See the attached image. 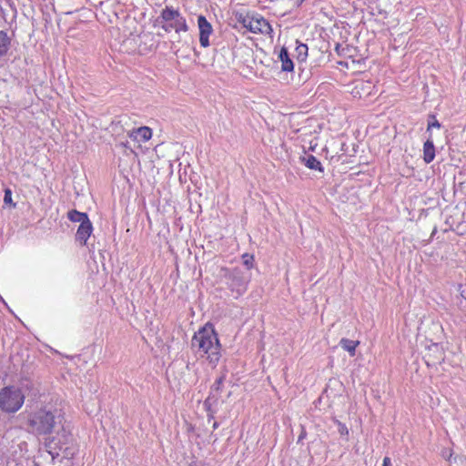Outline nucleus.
Returning <instances> with one entry per match:
<instances>
[{"label": "nucleus", "mask_w": 466, "mask_h": 466, "mask_svg": "<svg viewBox=\"0 0 466 466\" xmlns=\"http://www.w3.org/2000/svg\"><path fill=\"white\" fill-rule=\"evenodd\" d=\"M344 432L347 433L348 431H347L346 427L343 426L342 429L340 430V433L343 434Z\"/></svg>", "instance_id": "nucleus-28"}, {"label": "nucleus", "mask_w": 466, "mask_h": 466, "mask_svg": "<svg viewBox=\"0 0 466 466\" xmlns=\"http://www.w3.org/2000/svg\"><path fill=\"white\" fill-rule=\"evenodd\" d=\"M191 349L200 358L206 359L212 368H216L221 358V344L212 324L207 323L191 339Z\"/></svg>", "instance_id": "nucleus-1"}, {"label": "nucleus", "mask_w": 466, "mask_h": 466, "mask_svg": "<svg viewBox=\"0 0 466 466\" xmlns=\"http://www.w3.org/2000/svg\"><path fill=\"white\" fill-rule=\"evenodd\" d=\"M382 466H392L391 461L389 457H385L382 461Z\"/></svg>", "instance_id": "nucleus-24"}, {"label": "nucleus", "mask_w": 466, "mask_h": 466, "mask_svg": "<svg viewBox=\"0 0 466 466\" xmlns=\"http://www.w3.org/2000/svg\"><path fill=\"white\" fill-rule=\"evenodd\" d=\"M304 161H305V166L309 169H314V170H319V171L323 170L320 161L319 159H317V157H315L312 155H309L307 157H305Z\"/></svg>", "instance_id": "nucleus-18"}, {"label": "nucleus", "mask_w": 466, "mask_h": 466, "mask_svg": "<svg viewBox=\"0 0 466 466\" xmlns=\"http://www.w3.org/2000/svg\"><path fill=\"white\" fill-rule=\"evenodd\" d=\"M308 46L305 44H299L296 47L298 59L300 61H304L308 56Z\"/></svg>", "instance_id": "nucleus-19"}, {"label": "nucleus", "mask_w": 466, "mask_h": 466, "mask_svg": "<svg viewBox=\"0 0 466 466\" xmlns=\"http://www.w3.org/2000/svg\"><path fill=\"white\" fill-rule=\"evenodd\" d=\"M219 283L225 286L236 299L248 289L249 278L238 268H221L218 273Z\"/></svg>", "instance_id": "nucleus-2"}, {"label": "nucleus", "mask_w": 466, "mask_h": 466, "mask_svg": "<svg viewBox=\"0 0 466 466\" xmlns=\"http://www.w3.org/2000/svg\"><path fill=\"white\" fill-rule=\"evenodd\" d=\"M120 146L125 147V148H128L129 149V147H128V142H121L120 143ZM130 151H132V149L130 148Z\"/></svg>", "instance_id": "nucleus-26"}, {"label": "nucleus", "mask_w": 466, "mask_h": 466, "mask_svg": "<svg viewBox=\"0 0 466 466\" xmlns=\"http://www.w3.org/2000/svg\"><path fill=\"white\" fill-rule=\"evenodd\" d=\"M10 38L4 31H0V59L6 55L10 47Z\"/></svg>", "instance_id": "nucleus-17"}, {"label": "nucleus", "mask_w": 466, "mask_h": 466, "mask_svg": "<svg viewBox=\"0 0 466 466\" xmlns=\"http://www.w3.org/2000/svg\"><path fill=\"white\" fill-rule=\"evenodd\" d=\"M442 456L447 457V458L450 459V457L451 456V452L450 451H443Z\"/></svg>", "instance_id": "nucleus-27"}, {"label": "nucleus", "mask_w": 466, "mask_h": 466, "mask_svg": "<svg viewBox=\"0 0 466 466\" xmlns=\"http://www.w3.org/2000/svg\"><path fill=\"white\" fill-rule=\"evenodd\" d=\"M434 157L435 147L433 144V139L431 137V134H430L428 139L423 145V159L427 164H429L434 159Z\"/></svg>", "instance_id": "nucleus-12"}, {"label": "nucleus", "mask_w": 466, "mask_h": 466, "mask_svg": "<svg viewBox=\"0 0 466 466\" xmlns=\"http://www.w3.org/2000/svg\"><path fill=\"white\" fill-rule=\"evenodd\" d=\"M427 350L426 358L428 365H435L444 360V351L440 344L431 343L428 346Z\"/></svg>", "instance_id": "nucleus-8"}, {"label": "nucleus", "mask_w": 466, "mask_h": 466, "mask_svg": "<svg viewBox=\"0 0 466 466\" xmlns=\"http://www.w3.org/2000/svg\"><path fill=\"white\" fill-rule=\"evenodd\" d=\"M244 26L254 34L271 35L273 31L269 23L258 14L246 18Z\"/></svg>", "instance_id": "nucleus-6"}, {"label": "nucleus", "mask_w": 466, "mask_h": 466, "mask_svg": "<svg viewBox=\"0 0 466 466\" xmlns=\"http://www.w3.org/2000/svg\"><path fill=\"white\" fill-rule=\"evenodd\" d=\"M158 19L162 23V29L167 33L174 30L177 34H179L189 30L186 18L178 9L171 5H167L161 10Z\"/></svg>", "instance_id": "nucleus-3"}, {"label": "nucleus", "mask_w": 466, "mask_h": 466, "mask_svg": "<svg viewBox=\"0 0 466 466\" xmlns=\"http://www.w3.org/2000/svg\"><path fill=\"white\" fill-rule=\"evenodd\" d=\"M128 137L138 143L147 142L152 137V130L148 127H140L129 131Z\"/></svg>", "instance_id": "nucleus-9"}, {"label": "nucleus", "mask_w": 466, "mask_h": 466, "mask_svg": "<svg viewBox=\"0 0 466 466\" xmlns=\"http://www.w3.org/2000/svg\"><path fill=\"white\" fill-rule=\"evenodd\" d=\"M373 85L371 82L365 81H357L355 83V86L352 89V95L356 97H364L368 96L371 94V90L373 88Z\"/></svg>", "instance_id": "nucleus-11"}, {"label": "nucleus", "mask_w": 466, "mask_h": 466, "mask_svg": "<svg viewBox=\"0 0 466 466\" xmlns=\"http://www.w3.org/2000/svg\"><path fill=\"white\" fill-rule=\"evenodd\" d=\"M61 420L50 411L40 410L31 420L33 431L38 434H49Z\"/></svg>", "instance_id": "nucleus-5"}, {"label": "nucleus", "mask_w": 466, "mask_h": 466, "mask_svg": "<svg viewBox=\"0 0 466 466\" xmlns=\"http://www.w3.org/2000/svg\"><path fill=\"white\" fill-rule=\"evenodd\" d=\"M242 261L247 268L250 269L253 267L254 257L248 253H245L242 255Z\"/></svg>", "instance_id": "nucleus-23"}, {"label": "nucleus", "mask_w": 466, "mask_h": 466, "mask_svg": "<svg viewBox=\"0 0 466 466\" xmlns=\"http://www.w3.org/2000/svg\"><path fill=\"white\" fill-rule=\"evenodd\" d=\"M67 218L72 222H79L80 224L84 222H88L89 218L86 213L79 212L76 209L70 210L67 213Z\"/></svg>", "instance_id": "nucleus-16"}, {"label": "nucleus", "mask_w": 466, "mask_h": 466, "mask_svg": "<svg viewBox=\"0 0 466 466\" xmlns=\"http://www.w3.org/2000/svg\"><path fill=\"white\" fill-rule=\"evenodd\" d=\"M45 446L46 451L53 460L59 456V451L62 450V446L59 442H56L54 438L46 440Z\"/></svg>", "instance_id": "nucleus-14"}, {"label": "nucleus", "mask_w": 466, "mask_h": 466, "mask_svg": "<svg viewBox=\"0 0 466 466\" xmlns=\"http://www.w3.org/2000/svg\"><path fill=\"white\" fill-rule=\"evenodd\" d=\"M188 466H197V464L195 462H191L188 464Z\"/></svg>", "instance_id": "nucleus-29"}, {"label": "nucleus", "mask_w": 466, "mask_h": 466, "mask_svg": "<svg viewBox=\"0 0 466 466\" xmlns=\"http://www.w3.org/2000/svg\"><path fill=\"white\" fill-rule=\"evenodd\" d=\"M441 123L436 119L435 115H430L427 126V132L431 134L432 128H441Z\"/></svg>", "instance_id": "nucleus-20"}, {"label": "nucleus", "mask_w": 466, "mask_h": 466, "mask_svg": "<svg viewBox=\"0 0 466 466\" xmlns=\"http://www.w3.org/2000/svg\"><path fill=\"white\" fill-rule=\"evenodd\" d=\"M92 231L93 226L90 220L88 222L80 224L76 234V240L78 241L81 245H86Z\"/></svg>", "instance_id": "nucleus-10"}, {"label": "nucleus", "mask_w": 466, "mask_h": 466, "mask_svg": "<svg viewBox=\"0 0 466 466\" xmlns=\"http://www.w3.org/2000/svg\"><path fill=\"white\" fill-rule=\"evenodd\" d=\"M461 295L462 298H464L466 299V286L461 287Z\"/></svg>", "instance_id": "nucleus-25"}, {"label": "nucleus", "mask_w": 466, "mask_h": 466, "mask_svg": "<svg viewBox=\"0 0 466 466\" xmlns=\"http://www.w3.org/2000/svg\"><path fill=\"white\" fill-rule=\"evenodd\" d=\"M213 428H214V429H217V428H218V424H217L216 422L214 423Z\"/></svg>", "instance_id": "nucleus-30"}, {"label": "nucleus", "mask_w": 466, "mask_h": 466, "mask_svg": "<svg viewBox=\"0 0 466 466\" xmlns=\"http://www.w3.org/2000/svg\"><path fill=\"white\" fill-rule=\"evenodd\" d=\"M198 27L199 30V43L202 47H208L210 46L209 36L213 33V27L207 18L200 15L198 16Z\"/></svg>", "instance_id": "nucleus-7"}, {"label": "nucleus", "mask_w": 466, "mask_h": 466, "mask_svg": "<svg viewBox=\"0 0 466 466\" xmlns=\"http://www.w3.org/2000/svg\"><path fill=\"white\" fill-rule=\"evenodd\" d=\"M225 378H226L225 375H221L219 378H218L216 380V381L214 382V384L211 387L212 393H218L221 391Z\"/></svg>", "instance_id": "nucleus-21"}, {"label": "nucleus", "mask_w": 466, "mask_h": 466, "mask_svg": "<svg viewBox=\"0 0 466 466\" xmlns=\"http://www.w3.org/2000/svg\"><path fill=\"white\" fill-rule=\"evenodd\" d=\"M279 57L281 61V69L286 72H291L294 65L286 48H281Z\"/></svg>", "instance_id": "nucleus-13"}, {"label": "nucleus", "mask_w": 466, "mask_h": 466, "mask_svg": "<svg viewBox=\"0 0 466 466\" xmlns=\"http://www.w3.org/2000/svg\"><path fill=\"white\" fill-rule=\"evenodd\" d=\"M25 396L15 387H7L0 391V406L3 410L15 412L24 403Z\"/></svg>", "instance_id": "nucleus-4"}, {"label": "nucleus", "mask_w": 466, "mask_h": 466, "mask_svg": "<svg viewBox=\"0 0 466 466\" xmlns=\"http://www.w3.org/2000/svg\"><path fill=\"white\" fill-rule=\"evenodd\" d=\"M4 203L5 205H11L13 208L16 207V204L12 199V190L10 188L5 189Z\"/></svg>", "instance_id": "nucleus-22"}, {"label": "nucleus", "mask_w": 466, "mask_h": 466, "mask_svg": "<svg viewBox=\"0 0 466 466\" xmlns=\"http://www.w3.org/2000/svg\"><path fill=\"white\" fill-rule=\"evenodd\" d=\"M360 341L359 340H351L349 339H341L339 341L340 347L349 352V354L353 357L356 354V349L359 346Z\"/></svg>", "instance_id": "nucleus-15"}]
</instances>
